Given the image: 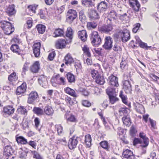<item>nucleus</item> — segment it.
<instances>
[{
	"label": "nucleus",
	"instance_id": "nucleus-26",
	"mask_svg": "<svg viewBox=\"0 0 159 159\" xmlns=\"http://www.w3.org/2000/svg\"><path fill=\"white\" fill-rule=\"evenodd\" d=\"M73 33V32L72 28L70 27H68L66 32V36L70 39V42H71L72 39Z\"/></svg>",
	"mask_w": 159,
	"mask_h": 159
},
{
	"label": "nucleus",
	"instance_id": "nucleus-18",
	"mask_svg": "<svg viewBox=\"0 0 159 159\" xmlns=\"http://www.w3.org/2000/svg\"><path fill=\"white\" fill-rule=\"evenodd\" d=\"M5 12L8 16L14 15L16 13L14 5L12 4L9 5L6 9Z\"/></svg>",
	"mask_w": 159,
	"mask_h": 159
},
{
	"label": "nucleus",
	"instance_id": "nucleus-42",
	"mask_svg": "<svg viewBox=\"0 0 159 159\" xmlns=\"http://www.w3.org/2000/svg\"><path fill=\"white\" fill-rule=\"evenodd\" d=\"M8 79L11 82L16 80H17V77L16 76V73L13 72L9 75L8 77Z\"/></svg>",
	"mask_w": 159,
	"mask_h": 159
},
{
	"label": "nucleus",
	"instance_id": "nucleus-27",
	"mask_svg": "<svg viewBox=\"0 0 159 159\" xmlns=\"http://www.w3.org/2000/svg\"><path fill=\"white\" fill-rule=\"evenodd\" d=\"M64 32L62 29L60 28L56 29L54 32V34L55 35L54 37H56L62 36H64Z\"/></svg>",
	"mask_w": 159,
	"mask_h": 159
},
{
	"label": "nucleus",
	"instance_id": "nucleus-55",
	"mask_svg": "<svg viewBox=\"0 0 159 159\" xmlns=\"http://www.w3.org/2000/svg\"><path fill=\"white\" fill-rule=\"evenodd\" d=\"M133 9L136 11H139L140 7V4L138 1H137L136 2V3H134V7L131 6Z\"/></svg>",
	"mask_w": 159,
	"mask_h": 159
},
{
	"label": "nucleus",
	"instance_id": "nucleus-29",
	"mask_svg": "<svg viewBox=\"0 0 159 159\" xmlns=\"http://www.w3.org/2000/svg\"><path fill=\"white\" fill-rule=\"evenodd\" d=\"M11 50L14 52L16 53L17 54H20V50L19 46L16 44L12 45L11 47Z\"/></svg>",
	"mask_w": 159,
	"mask_h": 159
},
{
	"label": "nucleus",
	"instance_id": "nucleus-7",
	"mask_svg": "<svg viewBox=\"0 0 159 159\" xmlns=\"http://www.w3.org/2000/svg\"><path fill=\"white\" fill-rule=\"evenodd\" d=\"M108 7L107 3L105 1H102L98 4L97 9L100 13H103L107 10Z\"/></svg>",
	"mask_w": 159,
	"mask_h": 159
},
{
	"label": "nucleus",
	"instance_id": "nucleus-59",
	"mask_svg": "<svg viewBox=\"0 0 159 159\" xmlns=\"http://www.w3.org/2000/svg\"><path fill=\"white\" fill-rule=\"evenodd\" d=\"M57 83L58 84L62 85H65L66 84L65 78L62 77L60 78L59 80L57 81Z\"/></svg>",
	"mask_w": 159,
	"mask_h": 159
},
{
	"label": "nucleus",
	"instance_id": "nucleus-45",
	"mask_svg": "<svg viewBox=\"0 0 159 159\" xmlns=\"http://www.w3.org/2000/svg\"><path fill=\"white\" fill-rule=\"evenodd\" d=\"M18 113L24 115H26L27 111L26 109L23 107L21 106L17 109Z\"/></svg>",
	"mask_w": 159,
	"mask_h": 159
},
{
	"label": "nucleus",
	"instance_id": "nucleus-40",
	"mask_svg": "<svg viewBox=\"0 0 159 159\" xmlns=\"http://www.w3.org/2000/svg\"><path fill=\"white\" fill-rule=\"evenodd\" d=\"M82 4H84L86 7H92L94 5V4L91 0H82Z\"/></svg>",
	"mask_w": 159,
	"mask_h": 159
},
{
	"label": "nucleus",
	"instance_id": "nucleus-4",
	"mask_svg": "<svg viewBox=\"0 0 159 159\" xmlns=\"http://www.w3.org/2000/svg\"><path fill=\"white\" fill-rule=\"evenodd\" d=\"M91 40L92 44L94 45L99 44L101 41L100 37L97 31H93L91 34Z\"/></svg>",
	"mask_w": 159,
	"mask_h": 159
},
{
	"label": "nucleus",
	"instance_id": "nucleus-12",
	"mask_svg": "<svg viewBox=\"0 0 159 159\" xmlns=\"http://www.w3.org/2000/svg\"><path fill=\"white\" fill-rule=\"evenodd\" d=\"M89 17L91 20H96L99 18V13L93 9H91L88 12Z\"/></svg>",
	"mask_w": 159,
	"mask_h": 159
},
{
	"label": "nucleus",
	"instance_id": "nucleus-22",
	"mask_svg": "<svg viewBox=\"0 0 159 159\" xmlns=\"http://www.w3.org/2000/svg\"><path fill=\"white\" fill-rule=\"evenodd\" d=\"M15 111V109L12 106H9L4 108L3 111L6 114L8 115L13 114Z\"/></svg>",
	"mask_w": 159,
	"mask_h": 159
},
{
	"label": "nucleus",
	"instance_id": "nucleus-60",
	"mask_svg": "<svg viewBox=\"0 0 159 159\" xmlns=\"http://www.w3.org/2000/svg\"><path fill=\"white\" fill-rule=\"evenodd\" d=\"M141 25L139 23H137L134 25V27L133 29V32L134 33H136L140 27Z\"/></svg>",
	"mask_w": 159,
	"mask_h": 159
},
{
	"label": "nucleus",
	"instance_id": "nucleus-19",
	"mask_svg": "<svg viewBox=\"0 0 159 159\" xmlns=\"http://www.w3.org/2000/svg\"><path fill=\"white\" fill-rule=\"evenodd\" d=\"M26 88V83L24 82L22 84L18 87L16 91L17 95H19L25 93Z\"/></svg>",
	"mask_w": 159,
	"mask_h": 159
},
{
	"label": "nucleus",
	"instance_id": "nucleus-35",
	"mask_svg": "<svg viewBox=\"0 0 159 159\" xmlns=\"http://www.w3.org/2000/svg\"><path fill=\"white\" fill-rule=\"evenodd\" d=\"M44 112L47 115L51 116L53 114L54 111L50 107L46 106L44 108Z\"/></svg>",
	"mask_w": 159,
	"mask_h": 159
},
{
	"label": "nucleus",
	"instance_id": "nucleus-28",
	"mask_svg": "<svg viewBox=\"0 0 159 159\" xmlns=\"http://www.w3.org/2000/svg\"><path fill=\"white\" fill-rule=\"evenodd\" d=\"M122 120L125 125L128 126L130 125V119L129 116H125L123 117Z\"/></svg>",
	"mask_w": 159,
	"mask_h": 159
},
{
	"label": "nucleus",
	"instance_id": "nucleus-23",
	"mask_svg": "<svg viewBox=\"0 0 159 159\" xmlns=\"http://www.w3.org/2000/svg\"><path fill=\"white\" fill-rule=\"evenodd\" d=\"M134 108L139 112L141 113L144 111V107L143 106L139 103H136L134 104Z\"/></svg>",
	"mask_w": 159,
	"mask_h": 159
},
{
	"label": "nucleus",
	"instance_id": "nucleus-6",
	"mask_svg": "<svg viewBox=\"0 0 159 159\" xmlns=\"http://www.w3.org/2000/svg\"><path fill=\"white\" fill-rule=\"evenodd\" d=\"M123 88L127 94L132 93V85L129 80H125L122 81Z\"/></svg>",
	"mask_w": 159,
	"mask_h": 159
},
{
	"label": "nucleus",
	"instance_id": "nucleus-9",
	"mask_svg": "<svg viewBox=\"0 0 159 159\" xmlns=\"http://www.w3.org/2000/svg\"><path fill=\"white\" fill-rule=\"evenodd\" d=\"M105 43L103 47L107 50H110L112 47V39L110 36L106 37L105 39Z\"/></svg>",
	"mask_w": 159,
	"mask_h": 159
},
{
	"label": "nucleus",
	"instance_id": "nucleus-54",
	"mask_svg": "<svg viewBox=\"0 0 159 159\" xmlns=\"http://www.w3.org/2000/svg\"><path fill=\"white\" fill-rule=\"evenodd\" d=\"M91 74L92 77L94 79H95L96 78V77H97L98 76V75H99L98 71L94 70H91Z\"/></svg>",
	"mask_w": 159,
	"mask_h": 159
},
{
	"label": "nucleus",
	"instance_id": "nucleus-13",
	"mask_svg": "<svg viewBox=\"0 0 159 159\" xmlns=\"http://www.w3.org/2000/svg\"><path fill=\"white\" fill-rule=\"evenodd\" d=\"M122 156L124 157L122 159H134V155L131 151L127 149L123 151Z\"/></svg>",
	"mask_w": 159,
	"mask_h": 159
},
{
	"label": "nucleus",
	"instance_id": "nucleus-44",
	"mask_svg": "<svg viewBox=\"0 0 159 159\" xmlns=\"http://www.w3.org/2000/svg\"><path fill=\"white\" fill-rule=\"evenodd\" d=\"M79 18L81 21H85L86 19L84 10H81L79 12Z\"/></svg>",
	"mask_w": 159,
	"mask_h": 159
},
{
	"label": "nucleus",
	"instance_id": "nucleus-61",
	"mask_svg": "<svg viewBox=\"0 0 159 159\" xmlns=\"http://www.w3.org/2000/svg\"><path fill=\"white\" fill-rule=\"evenodd\" d=\"M28 8L30 11H31L34 13H35L36 7L35 6L33 5H30L28 6Z\"/></svg>",
	"mask_w": 159,
	"mask_h": 159
},
{
	"label": "nucleus",
	"instance_id": "nucleus-31",
	"mask_svg": "<svg viewBox=\"0 0 159 159\" xmlns=\"http://www.w3.org/2000/svg\"><path fill=\"white\" fill-rule=\"evenodd\" d=\"M36 28L39 33L43 34L45 31L46 27L42 24H38L36 25Z\"/></svg>",
	"mask_w": 159,
	"mask_h": 159
},
{
	"label": "nucleus",
	"instance_id": "nucleus-30",
	"mask_svg": "<svg viewBox=\"0 0 159 159\" xmlns=\"http://www.w3.org/2000/svg\"><path fill=\"white\" fill-rule=\"evenodd\" d=\"M106 93L109 96L117 95L116 89L114 88H108L107 89Z\"/></svg>",
	"mask_w": 159,
	"mask_h": 159
},
{
	"label": "nucleus",
	"instance_id": "nucleus-41",
	"mask_svg": "<svg viewBox=\"0 0 159 159\" xmlns=\"http://www.w3.org/2000/svg\"><path fill=\"white\" fill-rule=\"evenodd\" d=\"M128 111L129 110L127 108H121L119 110V112L120 115L122 116L123 115L124 116H128Z\"/></svg>",
	"mask_w": 159,
	"mask_h": 159
},
{
	"label": "nucleus",
	"instance_id": "nucleus-5",
	"mask_svg": "<svg viewBox=\"0 0 159 159\" xmlns=\"http://www.w3.org/2000/svg\"><path fill=\"white\" fill-rule=\"evenodd\" d=\"M79 139L80 138L75 135L73 136L70 138L68 143V146L69 149H72L76 148Z\"/></svg>",
	"mask_w": 159,
	"mask_h": 159
},
{
	"label": "nucleus",
	"instance_id": "nucleus-20",
	"mask_svg": "<svg viewBox=\"0 0 159 159\" xmlns=\"http://www.w3.org/2000/svg\"><path fill=\"white\" fill-rule=\"evenodd\" d=\"M78 37L82 41L85 42L87 40V35L85 30L79 31L78 32Z\"/></svg>",
	"mask_w": 159,
	"mask_h": 159
},
{
	"label": "nucleus",
	"instance_id": "nucleus-11",
	"mask_svg": "<svg viewBox=\"0 0 159 159\" xmlns=\"http://www.w3.org/2000/svg\"><path fill=\"white\" fill-rule=\"evenodd\" d=\"M121 33L122 41L123 42L125 43L127 42L130 39V32L129 30L127 29L124 30L123 31H120Z\"/></svg>",
	"mask_w": 159,
	"mask_h": 159
},
{
	"label": "nucleus",
	"instance_id": "nucleus-16",
	"mask_svg": "<svg viewBox=\"0 0 159 159\" xmlns=\"http://www.w3.org/2000/svg\"><path fill=\"white\" fill-rule=\"evenodd\" d=\"M108 18H110L112 20V21L116 24L117 23L118 18V14L114 10L111 11L109 13Z\"/></svg>",
	"mask_w": 159,
	"mask_h": 159
},
{
	"label": "nucleus",
	"instance_id": "nucleus-8",
	"mask_svg": "<svg viewBox=\"0 0 159 159\" xmlns=\"http://www.w3.org/2000/svg\"><path fill=\"white\" fill-rule=\"evenodd\" d=\"M109 83L112 87H117L119 86L118 81V78L113 75H111L108 78Z\"/></svg>",
	"mask_w": 159,
	"mask_h": 159
},
{
	"label": "nucleus",
	"instance_id": "nucleus-64",
	"mask_svg": "<svg viewBox=\"0 0 159 159\" xmlns=\"http://www.w3.org/2000/svg\"><path fill=\"white\" fill-rule=\"evenodd\" d=\"M56 55L55 52L54 51L50 53L48 55V58L50 61L54 59Z\"/></svg>",
	"mask_w": 159,
	"mask_h": 159
},
{
	"label": "nucleus",
	"instance_id": "nucleus-1",
	"mask_svg": "<svg viewBox=\"0 0 159 159\" xmlns=\"http://www.w3.org/2000/svg\"><path fill=\"white\" fill-rule=\"evenodd\" d=\"M76 11L73 9L69 10L67 12L66 17V21L69 24H71L77 17Z\"/></svg>",
	"mask_w": 159,
	"mask_h": 159
},
{
	"label": "nucleus",
	"instance_id": "nucleus-2",
	"mask_svg": "<svg viewBox=\"0 0 159 159\" xmlns=\"http://www.w3.org/2000/svg\"><path fill=\"white\" fill-rule=\"evenodd\" d=\"M107 25L103 26L99 28V30L103 32H108L111 31L112 29V25H115L114 23L112 21V20L110 18H108L107 20Z\"/></svg>",
	"mask_w": 159,
	"mask_h": 159
},
{
	"label": "nucleus",
	"instance_id": "nucleus-38",
	"mask_svg": "<svg viewBox=\"0 0 159 159\" xmlns=\"http://www.w3.org/2000/svg\"><path fill=\"white\" fill-rule=\"evenodd\" d=\"M1 27L2 30L7 27H10L11 23L6 21H2L0 22Z\"/></svg>",
	"mask_w": 159,
	"mask_h": 159
},
{
	"label": "nucleus",
	"instance_id": "nucleus-62",
	"mask_svg": "<svg viewBox=\"0 0 159 159\" xmlns=\"http://www.w3.org/2000/svg\"><path fill=\"white\" fill-rule=\"evenodd\" d=\"M113 50L116 51H120L121 50V48L117 44H115L113 48Z\"/></svg>",
	"mask_w": 159,
	"mask_h": 159
},
{
	"label": "nucleus",
	"instance_id": "nucleus-32",
	"mask_svg": "<svg viewBox=\"0 0 159 159\" xmlns=\"http://www.w3.org/2000/svg\"><path fill=\"white\" fill-rule=\"evenodd\" d=\"M3 30L4 31L5 34L10 35L14 31V28L12 27V25H11L10 27H7L3 29Z\"/></svg>",
	"mask_w": 159,
	"mask_h": 159
},
{
	"label": "nucleus",
	"instance_id": "nucleus-58",
	"mask_svg": "<svg viewBox=\"0 0 159 159\" xmlns=\"http://www.w3.org/2000/svg\"><path fill=\"white\" fill-rule=\"evenodd\" d=\"M87 25L88 27L95 28L97 25V22L94 21L89 22L87 23Z\"/></svg>",
	"mask_w": 159,
	"mask_h": 159
},
{
	"label": "nucleus",
	"instance_id": "nucleus-15",
	"mask_svg": "<svg viewBox=\"0 0 159 159\" xmlns=\"http://www.w3.org/2000/svg\"><path fill=\"white\" fill-rule=\"evenodd\" d=\"M38 96L37 93L35 91L32 92L29 95L28 103L31 104L34 102Z\"/></svg>",
	"mask_w": 159,
	"mask_h": 159
},
{
	"label": "nucleus",
	"instance_id": "nucleus-24",
	"mask_svg": "<svg viewBox=\"0 0 159 159\" xmlns=\"http://www.w3.org/2000/svg\"><path fill=\"white\" fill-rule=\"evenodd\" d=\"M16 140L18 143H20L21 144H25L28 143L27 139L21 136L18 137V135H16Z\"/></svg>",
	"mask_w": 159,
	"mask_h": 159
},
{
	"label": "nucleus",
	"instance_id": "nucleus-21",
	"mask_svg": "<svg viewBox=\"0 0 159 159\" xmlns=\"http://www.w3.org/2000/svg\"><path fill=\"white\" fill-rule=\"evenodd\" d=\"M40 65L38 61H35L30 67L31 71L33 73L38 72L40 69Z\"/></svg>",
	"mask_w": 159,
	"mask_h": 159
},
{
	"label": "nucleus",
	"instance_id": "nucleus-25",
	"mask_svg": "<svg viewBox=\"0 0 159 159\" xmlns=\"http://www.w3.org/2000/svg\"><path fill=\"white\" fill-rule=\"evenodd\" d=\"M38 81L40 84L43 87H45V84L47 83V79L43 75H41L38 79Z\"/></svg>",
	"mask_w": 159,
	"mask_h": 159
},
{
	"label": "nucleus",
	"instance_id": "nucleus-3",
	"mask_svg": "<svg viewBox=\"0 0 159 159\" xmlns=\"http://www.w3.org/2000/svg\"><path fill=\"white\" fill-rule=\"evenodd\" d=\"M14 152L11 146H7L4 148V155L6 159L14 158V157L12 155Z\"/></svg>",
	"mask_w": 159,
	"mask_h": 159
},
{
	"label": "nucleus",
	"instance_id": "nucleus-33",
	"mask_svg": "<svg viewBox=\"0 0 159 159\" xmlns=\"http://www.w3.org/2000/svg\"><path fill=\"white\" fill-rule=\"evenodd\" d=\"M100 145L103 148L107 151H110V146L107 141H104L101 142L100 143Z\"/></svg>",
	"mask_w": 159,
	"mask_h": 159
},
{
	"label": "nucleus",
	"instance_id": "nucleus-43",
	"mask_svg": "<svg viewBox=\"0 0 159 159\" xmlns=\"http://www.w3.org/2000/svg\"><path fill=\"white\" fill-rule=\"evenodd\" d=\"M120 97L121 98L122 102L125 104H127V98L126 96L123 94V91L121 90L120 93Z\"/></svg>",
	"mask_w": 159,
	"mask_h": 159
},
{
	"label": "nucleus",
	"instance_id": "nucleus-50",
	"mask_svg": "<svg viewBox=\"0 0 159 159\" xmlns=\"http://www.w3.org/2000/svg\"><path fill=\"white\" fill-rule=\"evenodd\" d=\"M65 61H67L70 64H71L74 62V60L69 53H68L65 57Z\"/></svg>",
	"mask_w": 159,
	"mask_h": 159
},
{
	"label": "nucleus",
	"instance_id": "nucleus-10",
	"mask_svg": "<svg viewBox=\"0 0 159 159\" xmlns=\"http://www.w3.org/2000/svg\"><path fill=\"white\" fill-rule=\"evenodd\" d=\"M139 136L141 138L140 139L142 140L141 146L144 147H147L149 144V139L143 133H140Z\"/></svg>",
	"mask_w": 159,
	"mask_h": 159
},
{
	"label": "nucleus",
	"instance_id": "nucleus-63",
	"mask_svg": "<svg viewBox=\"0 0 159 159\" xmlns=\"http://www.w3.org/2000/svg\"><path fill=\"white\" fill-rule=\"evenodd\" d=\"M82 105L85 107H89L91 106V103L89 101L85 100L82 101Z\"/></svg>",
	"mask_w": 159,
	"mask_h": 159
},
{
	"label": "nucleus",
	"instance_id": "nucleus-51",
	"mask_svg": "<svg viewBox=\"0 0 159 159\" xmlns=\"http://www.w3.org/2000/svg\"><path fill=\"white\" fill-rule=\"evenodd\" d=\"M128 67L127 62L125 61H122L120 63V68L122 70H124L127 69Z\"/></svg>",
	"mask_w": 159,
	"mask_h": 159
},
{
	"label": "nucleus",
	"instance_id": "nucleus-52",
	"mask_svg": "<svg viewBox=\"0 0 159 159\" xmlns=\"http://www.w3.org/2000/svg\"><path fill=\"white\" fill-rule=\"evenodd\" d=\"M19 157L21 158H23L27 156V153L26 152L20 149L19 152Z\"/></svg>",
	"mask_w": 159,
	"mask_h": 159
},
{
	"label": "nucleus",
	"instance_id": "nucleus-48",
	"mask_svg": "<svg viewBox=\"0 0 159 159\" xmlns=\"http://www.w3.org/2000/svg\"><path fill=\"white\" fill-rule=\"evenodd\" d=\"M82 50L84 53L88 57H90L91 56V53L89 52V48L86 45H84L83 48Z\"/></svg>",
	"mask_w": 159,
	"mask_h": 159
},
{
	"label": "nucleus",
	"instance_id": "nucleus-17",
	"mask_svg": "<svg viewBox=\"0 0 159 159\" xmlns=\"http://www.w3.org/2000/svg\"><path fill=\"white\" fill-rule=\"evenodd\" d=\"M66 44V42L65 39H60L56 42L55 46L57 49H62L65 48Z\"/></svg>",
	"mask_w": 159,
	"mask_h": 159
},
{
	"label": "nucleus",
	"instance_id": "nucleus-53",
	"mask_svg": "<svg viewBox=\"0 0 159 159\" xmlns=\"http://www.w3.org/2000/svg\"><path fill=\"white\" fill-rule=\"evenodd\" d=\"M149 119L151 128H153V129H156V121L151 119V118H149Z\"/></svg>",
	"mask_w": 159,
	"mask_h": 159
},
{
	"label": "nucleus",
	"instance_id": "nucleus-36",
	"mask_svg": "<svg viewBox=\"0 0 159 159\" xmlns=\"http://www.w3.org/2000/svg\"><path fill=\"white\" fill-rule=\"evenodd\" d=\"M66 77L69 82L71 83L75 82V78L74 75L70 72L66 74Z\"/></svg>",
	"mask_w": 159,
	"mask_h": 159
},
{
	"label": "nucleus",
	"instance_id": "nucleus-39",
	"mask_svg": "<svg viewBox=\"0 0 159 159\" xmlns=\"http://www.w3.org/2000/svg\"><path fill=\"white\" fill-rule=\"evenodd\" d=\"M34 113L38 116H40L43 114V110L39 107H34L33 109Z\"/></svg>",
	"mask_w": 159,
	"mask_h": 159
},
{
	"label": "nucleus",
	"instance_id": "nucleus-47",
	"mask_svg": "<svg viewBox=\"0 0 159 159\" xmlns=\"http://www.w3.org/2000/svg\"><path fill=\"white\" fill-rule=\"evenodd\" d=\"M91 140V136L90 134H88L85 136V142L89 147L90 146Z\"/></svg>",
	"mask_w": 159,
	"mask_h": 159
},
{
	"label": "nucleus",
	"instance_id": "nucleus-57",
	"mask_svg": "<svg viewBox=\"0 0 159 159\" xmlns=\"http://www.w3.org/2000/svg\"><path fill=\"white\" fill-rule=\"evenodd\" d=\"M139 45L140 47L145 48L146 49H148V48H151V47H148L147 45V44L141 42V41L139 42Z\"/></svg>",
	"mask_w": 159,
	"mask_h": 159
},
{
	"label": "nucleus",
	"instance_id": "nucleus-37",
	"mask_svg": "<svg viewBox=\"0 0 159 159\" xmlns=\"http://www.w3.org/2000/svg\"><path fill=\"white\" fill-rule=\"evenodd\" d=\"M66 92L71 96L75 97H77L76 92L73 89L67 87L65 89Z\"/></svg>",
	"mask_w": 159,
	"mask_h": 159
},
{
	"label": "nucleus",
	"instance_id": "nucleus-56",
	"mask_svg": "<svg viewBox=\"0 0 159 159\" xmlns=\"http://www.w3.org/2000/svg\"><path fill=\"white\" fill-rule=\"evenodd\" d=\"M32 152L34 155L33 157L34 158H35L36 159H43V157L36 151H32Z\"/></svg>",
	"mask_w": 159,
	"mask_h": 159
},
{
	"label": "nucleus",
	"instance_id": "nucleus-34",
	"mask_svg": "<svg viewBox=\"0 0 159 159\" xmlns=\"http://www.w3.org/2000/svg\"><path fill=\"white\" fill-rule=\"evenodd\" d=\"M96 82L98 84L103 85L105 83V80L103 77L100 75H98L97 77L95 79Z\"/></svg>",
	"mask_w": 159,
	"mask_h": 159
},
{
	"label": "nucleus",
	"instance_id": "nucleus-14",
	"mask_svg": "<svg viewBox=\"0 0 159 159\" xmlns=\"http://www.w3.org/2000/svg\"><path fill=\"white\" fill-rule=\"evenodd\" d=\"M41 44L39 42L35 43L33 46V50L35 57H38L40 54Z\"/></svg>",
	"mask_w": 159,
	"mask_h": 159
},
{
	"label": "nucleus",
	"instance_id": "nucleus-46",
	"mask_svg": "<svg viewBox=\"0 0 159 159\" xmlns=\"http://www.w3.org/2000/svg\"><path fill=\"white\" fill-rule=\"evenodd\" d=\"M116 96V95H113L109 96L110 102L111 104H114L118 101L119 99Z\"/></svg>",
	"mask_w": 159,
	"mask_h": 159
},
{
	"label": "nucleus",
	"instance_id": "nucleus-49",
	"mask_svg": "<svg viewBox=\"0 0 159 159\" xmlns=\"http://www.w3.org/2000/svg\"><path fill=\"white\" fill-rule=\"evenodd\" d=\"M74 66L76 70V72H78L81 70L82 68V66L80 63L75 62V63Z\"/></svg>",
	"mask_w": 159,
	"mask_h": 159
}]
</instances>
